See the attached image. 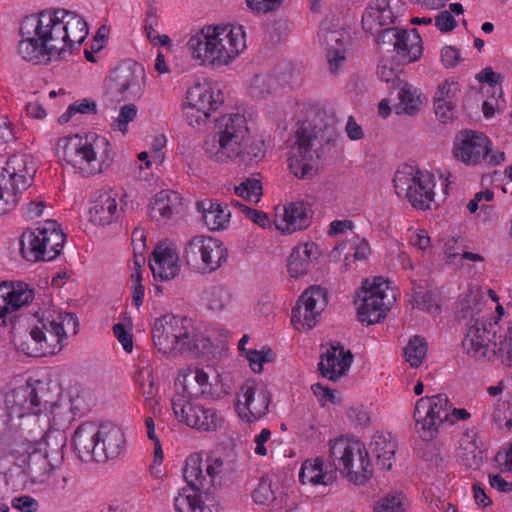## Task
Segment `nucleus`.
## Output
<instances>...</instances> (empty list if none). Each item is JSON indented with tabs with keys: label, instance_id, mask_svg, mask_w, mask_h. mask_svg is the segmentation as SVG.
<instances>
[{
	"label": "nucleus",
	"instance_id": "1",
	"mask_svg": "<svg viewBox=\"0 0 512 512\" xmlns=\"http://www.w3.org/2000/svg\"><path fill=\"white\" fill-rule=\"evenodd\" d=\"M21 57L35 65L48 64L65 57L73 43L81 44L88 25L78 13L66 9H46L26 16L20 24Z\"/></svg>",
	"mask_w": 512,
	"mask_h": 512
},
{
	"label": "nucleus",
	"instance_id": "2",
	"mask_svg": "<svg viewBox=\"0 0 512 512\" xmlns=\"http://www.w3.org/2000/svg\"><path fill=\"white\" fill-rule=\"evenodd\" d=\"M187 48L201 64L219 68L232 63L244 51L246 34L241 25H208L190 37Z\"/></svg>",
	"mask_w": 512,
	"mask_h": 512
},
{
	"label": "nucleus",
	"instance_id": "3",
	"mask_svg": "<svg viewBox=\"0 0 512 512\" xmlns=\"http://www.w3.org/2000/svg\"><path fill=\"white\" fill-rule=\"evenodd\" d=\"M56 153L62 162L72 166L84 177L101 173L110 166L113 158L108 140L95 134L85 137L75 134L60 138Z\"/></svg>",
	"mask_w": 512,
	"mask_h": 512
},
{
	"label": "nucleus",
	"instance_id": "4",
	"mask_svg": "<svg viewBox=\"0 0 512 512\" xmlns=\"http://www.w3.org/2000/svg\"><path fill=\"white\" fill-rule=\"evenodd\" d=\"M467 332L462 340L466 354L476 360L493 361L498 359L502 364L512 366V322L499 342L496 337V322L480 318H471L467 324Z\"/></svg>",
	"mask_w": 512,
	"mask_h": 512
},
{
	"label": "nucleus",
	"instance_id": "5",
	"mask_svg": "<svg viewBox=\"0 0 512 512\" xmlns=\"http://www.w3.org/2000/svg\"><path fill=\"white\" fill-rule=\"evenodd\" d=\"M249 140V128L244 115L227 114L216 121L215 131L206 136L203 148L207 157L217 163L236 159Z\"/></svg>",
	"mask_w": 512,
	"mask_h": 512
},
{
	"label": "nucleus",
	"instance_id": "6",
	"mask_svg": "<svg viewBox=\"0 0 512 512\" xmlns=\"http://www.w3.org/2000/svg\"><path fill=\"white\" fill-rule=\"evenodd\" d=\"M329 446L331 463L350 482L364 485L372 477V464L368 452L361 442L339 437L330 441Z\"/></svg>",
	"mask_w": 512,
	"mask_h": 512
},
{
	"label": "nucleus",
	"instance_id": "7",
	"mask_svg": "<svg viewBox=\"0 0 512 512\" xmlns=\"http://www.w3.org/2000/svg\"><path fill=\"white\" fill-rule=\"evenodd\" d=\"M295 138L287 159L288 167L294 176L305 178L312 175L314 163L335 146V140L329 136L323 144V137L305 127L297 129Z\"/></svg>",
	"mask_w": 512,
	"mask_h": 512
},
{
	"label": "nucleus",
	"instance_id": "8",
	"mask_svg": "<svg viewBox=\"0 0 512 512\" xmlns=\"http://www.w3.org/2000/svg\"><path fill=\"white\" fill-rule=\"evenodd\" d=\"M65 234L55 220H47L43 226L23 232L20 251L28 261H52L62 251Z\"/></svg>",
	"mask_w": 512,
	"mask_h": 512
},
{
	"label": "nucleus",
	"instance_id": "9",
	"mask_svg": "<svg viewBox=\"0 0 512 512\" xmlns=\"http://www.w3.org/2000/svg\"><path fill=\"white\" fill-rule=\"evenodd\" d=\"M393 184L398 196H403L416 209L426 210L434 199L433 176L415 170L413 166L404 164L394 175Z\"/></svg>",
	"mask_w": 512,
	"mask_h": 512
},
{
	"label": "nucleus",
	"instance_id": "10",
	"mask_svg": "<svg viewBox=\"0 0 512 512\" xmlns=\"http://www.w3.org/2000/svg\"><path fill=\"white\" fill-rule=\"evenodd\" d=\"M357 298L361 301L358 306V320L371 325L386 317L395 300V295L387 281L382 277H375L372 281L363 280Z\"/></svg>",
	"mask_w": 512,
	"mask_h": 512
},
{
	"label": "nucleus",
	"instance_id": "11",
	"mask_svg": "<svg viewBox=\"0 0 512 512\" xmlns=\"http://www.w3.org/2000/svg\"><path fill=\"white\" fill-rule=\"evenodd\" d=\"M49 391L42 381L35 384L19 386L5 397V405L9 416L22 418L28 414H39L54 405L49 398Z\"/></svg>",
	"mask_w": 512,
	"mask_h": 512
},
{
	"label": "nucleus",
	"instance_id": "12",
	"mask_svg": "<svg viewBox=\"0 0 512 512\" xmlns=\"http://www.w3.org/2000/svg\"><path fill=\"white\" fill-rule=\"evenodd\" d=\"M227 471L220 457L208 456L205 464L197 453L191 454L185 462L183 476L190 488L204 493L221 485L222 475Z\"/></svg>",
	"mask_w": 512,
	"mask_h": 512
},
{
	"label": "nucleus",
	"instance_id": "13",
	"mask_svg": "<svg viewBox=\"0 0 512 512\" xmlns=\"http://www.w3.org/2000/svg\"><path fill=\"white\" fill-rule=\"evenodd\" d=\"M451 403L446 394L426 396L417 400L413 417L416 426H420V435L431 440L444 421L450 420Z\"/></svg>",
	"mask_w": 512,
	"mask_h": 512
},
{
	"label": "nucleus",
	"instance_id": "14",
	"mask_svg": "<svg viewBox=\"0 0 512 512\" xmlns=\"http://www.w3.org/2000/svg\"><path fill=\"white\" fill-rule=\"evenodd\" d=\"M145 73L135 62L116 67L105 81L106 96L112 101H125L142 95Z\"/></svg>",
	"mask_w": 512,
	"mask_h": 512
},
{
	"label": "nucleus",
	"instance_id": "15",
	"mask_svg": "<svg viewBox=\"0 0 512 512\" xmlns=\"http://www.w3.org/2000/svg\"><path fill=\"white\" fill-rule=\"evenodd\" d=\"M36 164L31 155L17 153L10 156L0 177L7 197H11V206H16L18 194L27 190L33 183Z\"/></svg>",
	"mask_w": 512,
	"mask_h": 512
},
{
	"label": "nucleus",
	"instance_id": "16",
	"mask_svg": "<svg viewBox=\"0 0 512 512\" xmlns=\"http://www.w3.org/2000/svg\"><path fill=\"white\" fill-rule=\"evenodd\" d=\"M77 326V318L72 313L46 312L38 318L32 332L44 344L46 353L54 355L62 349V342L67 337L66 328L75 330Z\"/></svg>",
	"mask_w": 512,
	"mask_h": 512
},
{
	"label": "nucleus",
	"instance_id": "17",
	"mask_svg": "<svg viewBox=\"0 0 512 512\" xmlns=\"http://www.w3.org/2000/svg\"><path fill=\"white\" fill-rule=\"evenodd\" d=\"M270 393L264 384L247 380L240 388L236 409L247 422L255 421L268 412Z\"/></svg>",
	"mask_w": 512,
	"mask_h": 512
},
{
	"label": "nucleus",
	"instance_id": "18",
	"mask_svg": "<svg viewBox=\"0 0 512 512\" xmlns=\"http://www.w3.org/2000/svg\"><path fill=\"white\" fill-rule=\"evenodd\" d=\"M172 409L181 422L197 430L216 431L222 423V418L216 410L201 405H193L183 398H173Z\"/></svg>",
	"mask_w": 512,
	"mask_h": 512
},
{
	"label": "nucleus",
	"instance_id": "19",
	"mask_svg": "<svg viewBox=\"0 0 512 512\" xmlns=\"http://www.w3.org/2000/svg\"><path fill=\"white\" fill-rule=\"evenodd\" d=\"M327 305V291L320 286L306 289L300 296L297 305L292 309L291 322L297 327L300 324L307 329L313 328L321 312Z\"/></svg>",
	"mask_w": 512,
	"mask_h": 512
},
{
	"label": "nucleus",
	"instance_id": "20",
	"mask_svg": "<svg viewBox=\"0 0 512 512\" xmlns=\"http://www.w3.org/2000/svg\"><path fill=\"white\" fill-rule=\"evenodd\" d=\"M34 298V291L28 285L18 282L0 284V326H7L13 323L16 312L24 305L29 304Z\"/></svg>",
	"mask_w": 512,
	"mask_h": 512
},
{
	"label": "nucleus",
	"instance_id": "21",
	"mask_svg": "<svg viewBox=\"0 0 512 512\" xmlns=\"http://www.w3.org/2000/svg\"><path fill=\"white\" fill-rule=\"evenodd\" d=\"M489 139L481 132L473 130L461 131L454 142V155L461 162L477 164L490 153Z\"/></svg>",
	"mask_w": 512,
	"mask_h": 512
},
{
	"label": "nucleus",
	"instance_id": "22",
	"mask_svg": "<svg viewBox=\"0 0 512 512\" xmlns=\"http://www.w3.org/2000/svg\"><path fill=\"white\" fill-rule=\"evenodd\" d=\"M352 361V353L337 344L332 345L322 354L318 367L323 377L335 381L347 373Z\"/></svg>",
	"mask_w": 512,
	"mask_h": 512
},
{
	"label": "nucleus",
	"instance_id": "23",
	"mask_svg": "<svg viewBox=\"0 0 512 512\" xmlns=\"http://www.w3.org/2000/svg\"><path fill=\"white\" fill-rule=\"evenodd\" d=\"M171 335L180 354L195 353L198 350V337L191 319L185 316L166 315Z\"/></svg>",
	"mask_w": 512,
	"mask_h": 512
},
{
	"label": "nucleus",
	"instance_id": "24",
	"mask_svg": "<svg viewBox=\"0 0 512 512\" xmlns=\"http://www.w3.org/2000/svg\"><path fill=\"white\" fill-rule=\"evenodd\" d=\"M176 250L168 245H158L149 260V266L155 279L167 281L178 275L180 266Z\"/></svg>",
	"mask_w": 512,
	"mask_h": 512
},
{
	"label": "nucleus",
	"instance_id": "25",
	"mask_svg": "<svg viewBox=\"0 0 512 512\" xmlns=\"http://www.w3.org/2000/svg\"><path fill=\"white\" fill-rule=\"evenodd\" d=\"M73 444L82 461L100 459L98 426L91 422L81 424L74 433Z\"/></svg>",
	"mask_w": 512,
	"mask_h": 512
},
{
	"label": "nucleus",
	"instance_id": "26",
	"mask_svg": "<svg viewBox=\"0 0 512 512\" xmlns=\"http://www.w3.org/2000/svg\"><path fill=\"white\" fill-rule=\"evenodd\" d=\"M98 441L100 458L103 456L107 459H114L124 451L126 446L123 430L113 423L98 426Z\"/></svg>",
	"mask_w": 512,
	"mask_h": 512
},
{
	"label": "nucleus",
	"instance_id": "27",
	"mask_svg": "<svg viewBox=\"0 0 512 512\" xmlns=\"http://www.w3.org/2000/svg\"><path fill=\"white\" fill-rule=\"evenodd\" d=\"M182 197L172 190L159 191L150 203L149 214L157 222L167 221L175 213H179Z\"/></svg>",
	"mask_w": 512,
	"mask_h": 512
},
{
	"label": "nucleus",
	"instance_id": "28",
	"mask_svg": "<svg viewBox=\"0 0 512 512\" xmlns=\"http://www.w3.org/2000/svg\"><path fill=\"white\" fill-rule=\"evenodd\" d=\"M310 217L303 202L290 203L284 208L281 218L275 220V225L283 234H291L308 227Z\"/></svg>",
	"mask_w": 512,
	"mask_h": 512
},
{
	"label": "nucleus",
	"instance_id": "29",
	"mask_svg": "<svg viewBox=\"0 0 512 512\" xmlns=\"http://www.w3.org/2000/svg\"><path fill=\"white\" fill-rule=\"evenodd\" d=\"M320 255L318 246L313 242H307L295 247L288 257L287 269L291 277H301L310 269L313 259Z\"/></svg>",
	"mask_w": 512,
	"mask_h": 512
},
{
	"label": "nucleus",
	"instance_id": "30",
	"mask_svg": "<svg viewBox=\"0 0 512 512\" xmlns=\"http://www.w3.org/2000/svg\"><path fill=\"white\" fill-rule=\"evenodd\" d=\"M196 208L202 214V220L210 230L223 229L230 220L231 212L228 206L222 205L217 200L198 201Z\"/></svg>",
	"mask_w": 512,
	"mask_h": 512
},
{
	"label": "nucleus",
	"instance_id": "31",
	"mask_svg": "<svg viewBox=\"0 0 512 512\" xmlns=\"http://www.w3.org/2000/svg\"><path fill=\"white\" fill-rule=\"evenodd\" d=\"M320 38L327 47V60L331 73H336L339 66L345 61L344 45L346 33L341 30L322 32Z\"/></svg>",
	"mask_w": 512,
	"mask_h": 512
},
{
	"label": "nucleus",
	"instance_id": "32",
	"mask_svg": "<svg viewBox=\"0 0 512 512\" xmlns=\"http://www.w3.org/2000/svg\"><path fill=\"white\" fill-rule=\"evenodd\" d=\"M394 52L403 63L417 61L423 51L422 39L416 29L401 30Z\"/></svg>",
	"mask_w": 512,
	"mask_h": 512
},
{
	"label": "nucleus",
	"instance_id": "33",
	"mask_svg": "<svg viewBox=\"0 0 512 512\" xmlns=\"http://www.w3.org/2000/svg\"><path fill=\"white\" fill-rule=\"evenodd\" d=\"M90 221L96 225H108L118 218L116 198L111 192H103L89 210Z\"/></svg>",
	"mask_w": 512,
	"mask_h": 512
},
{
	"label": "nucleus",
	"instance_id": "34",
	"mask_svg": "<svg viewBox=\"0 0 512 512\" xmlns=\"http://www.w3.org/2000/svg\"><path fill=\"white\" fill-rule=\"evenodd\" d=\"M324 462L322 458L304 461L299 472V480L302 484L310 483L312 485H330L335 479L334 471H324Z\"/></svg>",
	"mask_w": 512,
	"mask_h": 512
},
{
	"label": "nucleus",
	"instance_id": "35",
	"mask_svg": "<svg viewBox=\"0 0 512 512\" xmlns=\"http://www.w3.org/2000/svg\"><path fill=\"white\" fill-rule=\"evenodd\" d=\"M371 451L377 459V464L382 469L392 468V459L397 450V443L390 434L378 433L373 436L370 443Z\"/></svg>",
	"mask_w": 512,
	"mask_h": 512
},
{
	"label": "nucleus",
	"instance_id": "36",
	"mask_svg": "<svg viewBox=\"0 0 512 512\" xmlns=\"http://www.w3.org/2000/svg\"><path fill=\"white\" fill-rule=\"evenodd\" d=\"M186 102L189 105L196 107V110L206 111L210 114L212 111L218 109L222 101L215 98L214 92L211 88L201 84L190 87L186 93Z\"/></svg>",
	"mask_w": 512,
	"mask_h": 512
},
{
	"label": "nucleus",
	"instance_id": "37",
	"mask_svg": "<svg viewBox=\"0 0 512 512\" xmlns=\"http://www.w3.org/2000/svg\"><path fill=\"white\" fill-rule=\"evenodd\" d=\"M228 252L223 243L217 239L207 237L204 256L202 259L203 270L214 272L227 261Z\"/></svg>",
	"mask_w": 512,
	"mask_h": 512
},
{
	"label": "nucleus",
	"instance_id": "38",
	"mask_svg": "<svg viewBox=\"0 0 512 512\" xmlns=\"http://www.w3.org/2000/svg\"><path fill=\"white\" fill-rule=\"evenodd\" d=\"M208 379V374L202 369H196L194 376H185L183 394L179 398L192 399L199 396L211 395L212 387Z\"/></svg>",
	"mask_w": 512,
	"mask_h": 512
},
{
	"label": "nucleus",
	"instance_id": "39",
	"mask_svg": "<svg viewBox=\"0 0 512 512\" xmlns=\"http://www.w3.org/2000/svg\"><path fill=\"white\" fill-rule=\"evenodd\" d=\"M152 339L159 352L163 354L177 353L166 315L155 320L152 327Z\"/></svg>",
	"mask_w": 512,
	"mask_h": 512
},
{
	"label": "nucleus",
	"instance_id": "40",
	"mask_svg": "<svg viewBox=\"0 0 512 512\" xmlns=\"http://www.w3.org/2000/svg\"><path fill=\"white\" fill-rule=\"evenodd\" d=\"M198 490L194 488H183L178 496L174 499V507L176 512H210L199 495Z\"/></svg>",
	"mask_w": 512,
	"mask_h": 512
},
{
	"label": "nucleus",
	"instance_id": "41",
	"mask_svg": "<svg viewBox=\"0 0 512 512\" xmlns=\"http://www.w3.org/2000/svg\"><path fill=\"white\" fill-rule=\"evenodd\" d=\"M407 498L400 491H390L372 505L373 512H406Z\"/></svg>",
	"mask_w": 512,
	"mask_h": 512
},
{
	"label": "nucleus",
	"instance_id": "42",
	"mask_svg": "<svg viewBox=\"0 0 512 512\" xmlns=\"http://www.w3.org/2000/svg\"><path fill=\"white\" fill-rule=\"evenodd\" d=\"M276 80L270 73L255 74L251 79L248 89L254 98H264L275 89Z\"/></svg>",
	"mask_w": 512,
	"mask_h": 512
},
{
	"label": "nucleus",
	"instance_id": "43",
	"mask_svg": "<svg viewBox=\"0 0 512 512\" xmlns=\"http://www.w3.org/2000/svg\"><path fill=\"white\" fill-rule=\"evenodd\" d=\"M203 299L211 310H221L230 300V293L223 285H213L203 292Z\"/></svg>",
	"mask_w": 512,
	"mask_h": 512
},
{
	"label": "nucleus",
	"instance_id": "44",
	"mask_svg": "<svg viewBox=\"0 0 512 512\" xmlns=\"http://www.w3.org/2000/svg\"><path fill=\"white\" fill-rule=\"evenodd\" d=\"M207 237L195 236L188 240L185 245L183 258L190 266L196 267L204 256Z\"/></svg>",
	"mask_w": 512,
	"mask_h": 512
},
{
	"label": "nucleus",
	"instance_id": "45",
	"mask_svg": "<svg viewBox=\"0 0 512 512\" xmlns=\"http://www.w3.org/2000/svg\"><path fill=\"white\" fill-rule=\"evenodd\" d=\"M412 304L429 314L437 315L441 311L440 292L436 288L427 289L420 296H415V301Z\"/></svg>",
	"mask_w": 512,
	"mask_h": 512
},
{
	"label": "nucleus",
	"instance_id": "46",
	"mask_svg": "<svg viewBox=\"0 0 512 512\" xmlns=\"http://www.w3.org/2000/svg\"><path fill=\"white\" fill-rule=\"evenodd\" d=\"M426 352L427 343L424 338H420L419 336H414V338L411 339L407 346L404 348L406 361L412 367H418L422 363Z\"/></svg>",
	"mask_w": 512,
	"mask_h": 512
},
{
	"label": "nucleus",
	"instance_id": "47",
	"mask_svg": "<svg viewBox=\"0 0 512 512\" xmlns=\"http://www.w3.org/2000/svg\"><path fill=\"white\" fill-rule=\"evenodd\" d=\"M40 441L46 445L45 454L42 456L48 459L50 454H61L66 444V437L60 430H48L41 437Z\"/></svg>",
	"mask_w": 512,
	"mask_h": 512
},
{
	"label": "nucleus",
	"instance_id": "48",
	"mask_svg": "<svg viewBox=\"0 0 512 512\" xmlns=\"http://www.w3.org/2000/svg\"><path fill=\"white\" fill-rule=\"evenodd\" d=\"M49 465V460L46 457L38 453H32L27 460L26 473L33 480H42L48 473Z\"/></svg>",
	"mask_w": 512,
	"mask_h": 512
},
{
	"label": "nucleus",
	"instance_id": "49",
	"mask_svg": "<svg viewBox=\"0 0 512 512\" xmlns=\"http://www.w3.org/2000/svg\"><path fill=\"white\" fill-rule=\"evenodd\" d=\"M235 193L251 202H259L262 195V185L260 180L247 178L235 187Z\"/></svg>",
	"mask_w": 512,
	"mask_h": 512
},
{
	"label": "nucleus",
	"instance_id": "50",
	"mask_svg": "<svg viewBox=\"0 0 512 512\" xmlns=\"http://www.w3.org/2000/svg\"><path fill=\"white\" fill-rule=\"evenodd\" d=\"M400 109L399 113L414 115L420 110L421 99L415 92H412L411 87L405 85L399 92Z\"/></svg>",
	"mask_w": 512,
	"mask_h": 512
},
{
	"label": "nucleus",
	"instance_id": "51",
	"mask_svg": "<svg viewBox=\"0 0 512 512\" xmlns=\"http://www.w3.org/2000/svg\"><path fill=\"white\" fill-rule=\"evenodd\" d=\"M252 497L254 502L259 505H270L274 502L276 497L272 487V481L267 477H262L257 487L253 490Z\"/></svg>",
	"mask_w": 512,
	"mask_h": 512
},
{
	"label": "nucleus",
	"instance_id": "52",
	"mask_svg": "<svg viewBox=\"0 0 512 512\" xmlns=\"http://www.w3.org/2000/svg\"><path fill=\"white\" fill-rule=\"evenodd\" d=\"M459 458L461 463L469 469H477L482 464V451L477 449L475 443L469 442L466 446L461 445Z\"/></svg>",
	"mask_w": 512,
	"mask_h": 512
},
{
	"label": "nucleus",
	"instance_id": "53",
	"mask_svg": "<svg viewBox=\"0 0 512 512\" xmlns=\"http://www.w3.org/2000/svg\"><path fill=\"white\" fill-rule=\"evenodd\" d=\"M244 353L251 369L255 373H261L263 370V364L272 362L275 357L274 352L270 348H265L261 351L255 349L247 350Z\"/></svg>",
	"mask_w": 512,
	"mask_h": 512
},
{
	"label": "nucleus",
	"instance_id": "54",
	"mask_svg": "<svg viewBox=\"0 0 512 512\" xmlns=\"http://www.w3.org/2000/svg\"><path fill=\"white\" fill-rule=\"evenodd\" d=\"M96 114L97 113V104L95 101L90 99H82L81 101H76L71 104L67 111L60 116L59 122L66 123L70 120L71 116L76 114Z\"/></svg>",
	"mask_w": 512,
	"mask_h": 512
},
{
	"label": "nucleus",
	"instance_id": "55",
	"mask_svg": "<svg viewBox=\"0 0 512 512\" xmlns=\"http://www.w3.org/2000/svg\"><path fill=\"white\" fill-rule=\"evenodd\" d=\"M17 349L31 357L51 355L50 353H46V350H44V344L42 341L40 342L38 337H34L32 330L30 331L29 338L27 340L17 343Z\"/></svg>",
	"mask_w": 512,
	"mask_h": 512
},
{
	"label": "nucleus",
	"instance_id": "56",
	"mask_svg": "<svg viewBox=\"0 0 512 512\" xmlns=\"http://www.w3.org/2000/svg\"><path fill=\"white\" fill-rule=\"evenodd\" d=\"M137 115V107L134 104H126L121 107L117 118L111 124L113 130H119L125 134L128 130L127 126Z\"/></svg>",
	"mask_w": 512,
	"mask_h": 512
},
{
	"label": "nucleus",
	"instance_id": "57",
	"mask_svg": "<svg viewBox=\"0 0 512 512\" xmlns=\"http://www.w3.org/2000/svg\"><path fill=\"white\" fill-rule=\"evenodd\" d=\"M376 8L375 0L366 8L362 16V27L365 31L372 34L378 33L380 28V17Z\"/></svg>",
	"mask_w": 512,
	"mask_h": 512
},
{
	"label": "nucleus",
	"instance_id": "58",
	"mask_svg": "<svg viewBox=\"0 0 512 512\" xmlns=\"http://www.w3.org/2000/svg\"><path fill=\"white\" fill-rule=\"evenodd\" d=\"M459 92L458 84L455 82H449L445 81L441 85H439L435 96H434V102H439L443 100V102L451 104L456 103L457 99L456 96Z\"/></svg>",
	"mask_w": 512,
	"mask_h": 512
},
{
	"label": "nucleus",
	"instance_id": "59",
	"mask_svg": "<svg viewBox=\"0 0 512 512\" xmlns=\"http://www.w3.org/2000/svg\"><path fill=\"white\" fill-rule=\"evenodd\" d=\"M402 29H398L397 27H390L385 29H380L378 33H374L377 35V43L379 45L384 46L388 50L392 48V50H395V47L397 45L398 38L400 36Z\"/></svg>",
	"mask_w": 512,
	"mask_h": 512
},
{
	"label": "nucleus",
	"instance_id": "60",
	"mask_svg": "<svg viewBox=\"0 0 512 512\" xmlns=\"http://www.w3.org/2000/svg\"><path fill=\"white\" fill-rule=\"evenodd\" d=\"M183 115L188 125L194 128L201 127L210 116L206 111L201 110L200 112L196 110V107L189 105L187 102L183 106Z\"/></svg>",
	"mask_w": 512,
	"mask_h": 512
},
{
	"label": "nucleus",
	"instance_id": "61",
	"mask_svg": "<svg viewBox=\"0 0 512 512\" xmlns=\"http://www.w3.org/2000/svg\"><path fill=\"white\" fill-rule=\"evenodd\" d=\"M248 142L249 140L245 142L244 146H242L241 153L237 156V158H240L245 164H250L253 161L257 162L264 155L262 146L259 143L249 145Z\"/></svg>",
	"mask_w": 512,
	"mask_h": 512
},
{
	"label": "nucleus",
	"instance_id": "62",
	"mask_svg": "<svg viewBox=\"0 0 512 512\" xmlns=\"http://www.w3.org/2000/svg\"><path fill=\"white\" fill-rule=\"evenodd\" d=\"M455 108L456 103L448 104L443 102V100L439 102H434V112L435 115L442 123H446L451 121L455 117Z\"/></svg>",
	"mask_w": 512,
	"mask_h": 512
},
{
	"label": "nucleus",
	"instance_id": "63",
	"mask_svg": "<svg viewBox=\"0 0 512 512\" xmlns=\"http://www.w3.org/2000/svg\"><path fill=\"white\" fill-rule=\"evenodd\" d=\"M460 51L454 46H445L441 50V62L445 68H454L460 61Z\"/></svg>",
	"mask_w": 512,
	"mask_h": 512
},
{
	"label": "nucleus",
	"instance_id": "64",
	"mask_svg": "<svg viewBox=\"0 0 512 512\" xmlns=\"http://www.w3.org/2000/svg\"><path fill=\"white\" fill-rule=\"evenodd\" d=\"M457 25L451 12L444 10L435 17V26L443 33L452 31Z\"/></svg>",
	"mask_w": 512,
	"mask_h": 512
}]
</instances>
